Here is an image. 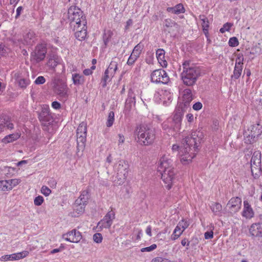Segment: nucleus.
<instances>
[{"label": "nucleus", "instance_id": "1", "mask_svg": "<svg viewBox=\"0 0 262 262\" xmlns=\"http://www.w3.org/2000/svg\"><path fill=\"white\" fill-rule=\"evenodd\" d=\"M195 134L188 136L182 141V145L179 146L173 144L172 150L178 151L181 162L183 164H186L191 161L195 157V152L198 151V138L194 137Z\"/></svg>", "mask_w": 262, "mask_h": 262}, {"label": "nucleus", "instance_id": "2", "mask_svg": "<svg viewBox=\"0 0 262 262\" xmlns=\"http://www.w3.org/2000/svg\"><path fill=\"white\" fill-rule=\"evenodd\" d=\"M183 72L181 78L183 83L187 86L194 85L201 75L199 67L194 65L189 60H185L182 64Z\"/></svg>", "mask_w": 262, "mask_h": 262}, {"label": "nucleus", "instance_id": "3", "mask_svg": "<svg viewBox=\"0 0 262 262\" xmlns=\"http://www.w3.org/2000/svg\"><path fill=\"white\" fill-rule=\"evenodd\" d=\"M135 134L137 136V142L143 146L151 145L156 138L155 130L146 124L137 126Z\"/></svg>", "mask_w": 262, "mask_h": 262}, {"label": "nucleus", "instance_id": "4", "mask_svg": "<svg viewBox=\"0 0 262 262\" xmlns=\"http://www.w3.org/2000/svg\"><path fill=\"white\" fill-rule=\"evenodd\" d=\"M183 115L184 111L182 107L180 106L176 107L172 116L162 123L163 129L164 130H180Z\"/></svg>", "mask_w": 262, "mask_h": 262}, {"label": "nucleus", "instance_id": "5", "mask_svg": "<svg viewBox=\"0 0 262 262\" xmlns=\"http://www.w3.org/2000/svg\"><path fill=\"white\" fill-rule=\"evenodd\" d=\"M68 15L71 26L77 25L84 26L87 24L82 11L77 6H71L68 9Z\"/></svg>", "mask_w": 262, "mask_h": 262}, {"label": "nucleus", "instance_id": "6", "mask_svg": "<svg viewBox=\"0 0 262 262\" xmlns=\"http://www.w3.org/2000/svg\"><path fill=\"white\" fill-rule=\"evenodd\" d=\"M11 40L15 45L21 48L26 45H32L36 40V36L33 31H29L25 33L23 37L15 36L13 37Z\"/></svg>", "mask_w": 262, "mask_h": 262}, {"label": "nucleus", "instance_id": "7", "mask_svg": "<svg viewBox=\"0 0 262 262\" xmlns=\"http://www.w3.org/2000/svg\"><path fill=\"white\" fill-rule=\"evenodd\" d=\"M47 53V44L41 42L37 44L30 54V60L34 63H38L43 60Z\"/></svg>", "mask_w": 262, "mask_h": 262}, {"label": "nucleus", "instance_id": "8", "mask_svg": "<svg viewBox=\"0 0 262 262\" xmlns=\"http://www.w3.org/2000/svg\"><path fill=\"white\" fill-rule=\"evenodd\" d=\"M87 134L86 123L82 122L79 125L76 132L77 148L82 150L85 145Z\"/></svg>", "mask_w": 262, "mask_h": 262}, {"label": "nucleus", "instance_id": "9", "mask_svg": "<svg viewBox=\"0 0 262 262\" xmlns=\"http://www.w3.org/2000/svg\"><path fill=\"white\" fill-rule=\"evenodd\" d=\"M151 81L155 83L167 84L169 77L166 71L162 69L154 70L150 75Z\"/></svg>", "mask_w": 262, "mask_h": 262}, {"label": "nucleus", "instance_id": "10", "mask_svg": "<svg viewBox=\"0 0 262 262\" xmlns=\"http://www.w3.org/2000/svg\"><path fill=\"white\" fill-rule=\"evenodd\" d=\"M115 168L117 169V177L120 181L119 184L123 183L126 179L128 175V164L124 160H120L116 165Z\"/></svg>", "mask_w": 262, "mask_h": 262}, {"label": "nucleus", "instance_id": "11", "mask_svg": "<svg viewBox=\"0 0 262 262\" xmlns=\"http://www.w3.org/2000/svg\"><path fill=\"white\" fill-rule=\"evenodd\" d=\"M169 169H174L173 159L169 155H163L160 158L158 162V171L160 172Z\"/></svg>", "mask_w": 262, "mask_h": 262}, {"label": "nucleus", "instance_id": "12", "mask_svg": "<svg viewBox=\"0 0 262 262\" xmlns=\"http://www.w3.org/2000/svg\"><path fill=\"white\" fill-rule=\"evenodd\" d=\"M161 174V179L166 185V187L170 189L173 184L175 179V171L174 169H169L160 172Z\"/></svg>", "mask_w": 262, "mask_h": 262}, {"label": "nucleus", "instance_id": "13", "mask_svg": "<svg viewBox=\"0 0 262 262\" xmlns=\"http://www.w3.org/2000/svg\"><path fill=\"white\" fill-rule=\"evenodd\" d=\"M62 238L71 243H78L82 239V235L81 232L74 229L62 234Z\"/></svg>", "mask_w": 262, "mask_h": 262}, {"label": "nucleus", "instance_id": "14", "mask_svg": "<svg viewBox=\"0 0 262 262\" xmlns=\"http://www.w3.org/2000/svg\"><path fill=\"white\" fill-rule=\"evenodd\" d=\"M243 61L244 57L243 55L238 54L235 60L233 73L231 75L232 79H237L240 77L243 71Z\"/></svg>", "mask_w": 262, "mask_h": 262}, {"label": "nucleus", "instance_id": "15", "mask_svg": "<svg viewBox=\"0 0 262 262\" xmlns=\"http://www.w3.org/2000/svg\"><path fill=\"white\" fill-rule=\"evenodd\" d=\"M38 119L42 124L49 123L52 120V117L50 113V108L48 105H43L41 110L38 113Z\"/></svg>", "mask_w": 262, "mask_h": 262}, {"label": "nucleus", "instance_id": "16", "mask_svg": "<svg viewBox=\"0 0 262 262\" xmlns=\"http://www.w3.org/2000/svg\"><path fill=\"white\" fill-rule=\"evenodd\" d=\"M115 218V212L113 210L109 211L98 224V226L101 228H109L113 224Z\"/></svg>", "mask_w": 262, "mask_h": 262}, {"label": "nucleus", "instance_id": "17", "mask_svg": "<svg viewBox=\"0 0 262 262\" xmlns=\"http://www.w3.org/2000/svg\"><path fill=\"white\" fill-rule=\"evenodd\" d=\"M242 199L239 197L231 198L227 204L231 213H234L238 212L241 208Z\"/></svg>", "mask_w": 262, "mask_h": 262}, {"label": "nucleus", "instance_id": "18", "mask_svg": "<svg viewBox=\"0 0 262 262\" xmlns=\"http://www.w3.org/2000/svg\"><path fill=\"white\" fill-rule=\"evenodd\" d=\"M74 30L75 31V37L79 40H84L86 36V24L84 26L77 25L73 26Z\"/></svg>", "mask_w": 262, "mask_h": 262}, {"label": "nucleus", "instance_id": "19", "mask_svg": "<svg viewBox=\"0 0 262 262\" xmlns=\"http://www.w3.org/2000/svg\"><path fill=\"white\" fill-rule=\"evenodd\" d=\"M55 92L61 100L65 101L68 98V88L64 83L58 84L55 88Z\"/></svg>", "mask_w": 262, "mask_h": 262}, {"label": "nucleus", "instance_id": "20", "mask_svg": "<svg viewBox=\"0 0 262 262\" xmlns=\"http://www.w3.org/2000/svg\"><path fill=\"white\" fill-rule=\"evenodd\" d=\"M243 217L246 219H251L254 216V212L248 201H244V207L242 212Z\"/></svg>", "mask_w": 262, "mask_h": 262}, {"label": "nucleus", "instance_id": "21", "mask_svg": "<svg viewBox=\"0 0 262 262\" xmlns=\"http://www.w3.org/2000/svg\"><path fill=\"white\" fill-rule=\"evenodd\" d=\"M250 235L254 237H262V223H254L249 228Z\"/></svg>", "mask_w": 262, "mask_h": 262}, {"label": "nucleus", "instance_id": "22", "mask_svg": "<svg viewBox=\"0 0 262 262\" xmlns=\"http://www.w3.org/2000/svg\"><path fill=\"white\" fill-rule=\"evenodd\" d=\"M165 52L163 49H158L156 52V57L159 63L163 68L167 66V62L165 58Z\"/></svg>", "mask_w": 262, "mask_h": 262}, {"label": "nucleus", "instance_id": "23", "mask_svg": "<svg viewBox=\"0 0 262 262\" xmlns=\"http://www.w3.org/2000/svg\"><path fill=\"white\" fill-rule=\"evenodd\" d=\"M89 199V191L88 190H82L80 196L76 200V204L81 203L85 205H87Z\"/></svg>", "mask_w": 262, "mask_h": 262}, {"label": "nucleus", "instance_id": "24", "mask_svg": "<svg viewBox=\"0 0 262 262\" xmlns=\"http://www.w3.org/2000/svg\"><path fill=\"white\" fill-rule=\"evenodd\" d=\"M166 10L168 12L176 14L183 13L185 11V8L182 4H177L173 7H168Z\"/></svg>", "mask_w": 262, "mask_h": 262}, {"label": "nucleus", "instance_id": "25", "mask_svg": "<svg viewBox=\"0 0 262 262\" xmlns=\"http://www.w3.org/2000/svg\"><path fill=\"white\" fill-rule=\"evenodd\" d=\"M261 154L259 151H254L251 159V166H261Z\"/></svg>", "mask_w": 262, "mask_h": 262}, {"label": "nucleus", "instance_id": "26", "mask_svg": "<svg viewBox=\"0 0 262 262\" xmlns=\"http://www.w3.org/2000/svg\"><path fill=\"white\" fill-rule=\"evenodd\" d=\"M21 134L20 133H15L5 136L2 140V142L5 144L12 142L20 138Z\"/></svg>", "mask_w": 262, "mask_h": 262}, {"label": "nucleus", "instance_id": "27", "mask_svg": "<svg viewBox=\"0 0 262 262\" xmlns=\"http://www.w3.org/2000/svg\"><path fill=\"white\" fill-rule=\"evenodd\" d=\"M248 130H249L250 133L252 134V136L258 137L262 133V126L258 123H256L251 125Z\"/></svg>", "mask_w": 262, "mask_h": 262}, {"label": "nucleus", "instance_id": "28", "mask_svg": "<svg viewBox=\"0 0 262 262\" xmlns=\"http://www.w3.org/2000/svg\"><path fill=\"white\" fill-rule=\"evenodd\" d=\"M72 79L73 84L75 85H82L85 81L84 76L78 73L72 74Z\"/></svg>", "mask_w": 262, "mask_h": 262}, {"label": "nucleus", "instance_id": "29", "mask_svg": "<svg viewBox=\"0 0 262 262\" xmlns=\"http://www.w3.org/2000/svg\"><path fill=\"white\" fill-rule=\"evenodd\" d=\"M193 99L191 90L189 89H186L183 91V100L185 105L189 104Z\"/></svg>", "mask_w": 262, "mask_h": 262}, {"label": "nucleus", "instance_id": "30", "mask_svg": "<svg viewBox=\"0 0 262 262\" xmlns=\"http://www.w3.org/2000/svg\"><path fill=\"white\" fill-rule=\"evenodd\" d=\"M118 59L115 58L112 60L108 68L105 70L107 72L112 73V74L115 75L116 72L118 69Z\"/></svg>", "mask_w": 262, "mask_h": 262}, {"label": "nucleus", "instance_id": "31", "mask_svg": "<svg viewBox=\"0 0 262 262\" xmlns=\"http://www.w3.org/2000/svg\"><path fill=\"white\" fill-rule=\"evenodd\" d=\"M210 208L214 215L220 216L222 215V206L221 204L219 203H213Z\"/></svg>", "mask_w": 262, "mask_h": 262}, {"label": "nucleus", "instance_id": "32", "mask_svg": "<svg viewBox=\"0 0 262 262\" xmlns=\"http://www.w3.org/2000/svg\"><path fill=\"white\" fill-rule=\"evenodd\" d=\"M114 76V75L112 74V73L107 72V71L105 70L104 75L101 78L102 87L105 88L106 86L107 83L111 81L112 78Z\"/></svg>", "mask_w": 262, "mask_h": 262}, {"label": "nucleus", "instance_id": "33", "mask_svg": "<svg viewBox=\"0 0 262 262\" xmlns=\"http://www.w3.org/2000/svg\"><path fill=\"white\" fill-rule=\"evenodd\" d=\"M245 142L247 144H252L256 141L257 138L255 136H252V134L250 133L249 130H247L244 133Z\"/></svg>", "mask_w": 262, "mask_h": 262}, {"label": "nucleus", "instance_id": "34", "mask_svg": "<svg viewBox=\"0 0 262 262\" xmlns=\"http://www.w3.org/2000/svg\"><path fill=\"white\" fill-rule=\"evenodd\" d=\"M200 19L202 21V26L203 28V32L205 35L207 36V34L208 33V28H209V21L206 17L204 15H200Z\"/></svg>", "mask_w": 262, "mask_h": 262}, {"label": "nucleus", "instance_id": "35", "mask_svg": "<svg viewBox=\"0 0 262 262\" xmlns=\"http://www.w3.org/2000/svg\"><path fill=\"white\" fill-rule=\"evenodd\" d=\"M172 94L169 90H162L161 91L160 96L161 97V99L163 100L164 101H171L172 99Z\"/></svg>", "mask_w": 262, "mask_h": 262}, {"label": "nucleus", "instance_id": "36", "mask_svg": "<svg viewBox=\"0 0 262 262\" xmlns=\"http://www.w3.org/2000/svg\"><path fill=\"white\" fill-rule=\"evenodd\" d=\"M183 231V230L177 225L171 236V240L175 241L177 239L182 235Z\"/></svg>", "mask_w": 262, "mask_h": 262}, {"label": "nucleus", "instance_id": "37", "mask_svg": "<svg viewBox=\"0 0 262 262\" xmlns=\"http://www.w3.org/2000/svg\"><path fill=\"white\" fill-rule=\"evenodd\" d=\"M28 251H23L20 252L13 253V260H18L27 257L29 255Z\"/></svg>", "mask_w": 262, "mask_h": 262}, {"label": "nucleus", "instance_id": "38", "mask_svg": "<svg viewBox=\"0 0 262 262\" xmlns=\"http://www.w3.org/2000/svg\"><path fill=\"white\" fill-rule=\"evenodd\" d=\"M252 174L254 179H257L261 174V166L253 165L251 166Z\"/></svg>", "mask_w": 262, "mask_h": 262}, {"label": "nucleus", "instance_id": "39", "mask_svg": "<svg viewBox=\"0 0 262 262\" xmlns=\"http://www.w3.org/2000/svg\"><path fill=\"white\" fill-rule=\"evenodd\" d=\"M12 189V186L7 182V180L0 181V191H10Z\"/></svg>", "mask_w": 262, "mask_h": 262}, {"label": "nucleus", "instance_id": "40", "mask_svg": "<svg viewBox=\"0 0 262 262\" xmlns=\"http://www.w3.org/2000/svg\"><path fill=\"white\" fill-rule=\"evenodd\" d=\"M113 34V32L110 30L105 31L104 32L103 39L105 45L106 46L107 45L112 37Z\"/></svg>", "mask_w": 262, "mask_h": 262}, {"label": "nucleus", "instance_id": "41", "mask_svg": "<svg viewBox=\"0 0 262 262\" xmlns=\"http://www.w3.org/2000/svg\"><path fill=\"white\" fill-rule=\"evenodd\" d=\"M115 114L114 112L111 111L109 114L107 119V121L106 122V125L107 127H111L114 123L115 120Z\"/></svg>", "mask_w": 262, "mask_h": 262}, {"label": "nucleus", "instance_id": "42", "mask_svg": "<svg viewBox=\"0 0 262 262\" xmlns=\"http://www.w3.org/2000/svg\"><path fill=\"white\" fill-rule=\"evenodd\" d=\"M143 48L144 46L142 44H141V42H140L134 47L132 53L135 54V55L139 57L140 55L141 54V51L143 50Z\"/></svg>", "mask_w": 262, "mask_h": 262}, {"label": "nucleus", "instance_id": "43", "mask_svg": "<svg viewBox=\"0 0 262 262\" xmlns=\"http://www.w3.org/2000/svg\"><path fill=\"white\" fill-rule=\"evenodd\" d=\"M85 206L86 205H84L83 204H76V202H75L74 210L78 214L82 213L85 210Z\"/></svg>", "mask_w": 262, "mask_h": 262}, {"label": "nucleus", "instance_id": "44", "mask_svg": "<svg viewBox=\"0 0 262 262\" xmlns=\"http://www.w3.org/2000/svg\"><path fill=\"white\" fill-rule=\"evenodd\" d=\"M9 49L4 44L0 42V58L6 56L8 53Z\"/></svg>", "mask_w": 262, "mask_h": 262}, {"label": "nucleus", "instance_id": "45", "mask_svg": "<svg viewBox=\"0 0 262 262\" xmlns=\"http://www.w3.org/2000/svg\"><path fill=\"white\" fill-rule=\"evenodd\" d=\"M58 62L57 59L56 58H55L54 57H53L50 58L49 59L47 64L49 67H50L52 68H54L55 67H56L57 66V65L58 64Z\"/></svg>", "mask_w": 262, "mask_h": 262}, {"label": "nucleus", "instance_id": "46", "mask_svg": "<svg viewBox=\"0 0 262 262\" xmlns=\"http://www.w3.org/2000/svg\"><path fill=\"white\" fill-rule=\"evenodd\" d=\"M232 26V24L230 23H226L223 25V27L220 29V32L221 33H224L226 31H229Z\"/></svg>", "mask_w": 262, "mask_h": 262}, {"label": "nucleus", "instance_id": "47", "mask_svg": "<svg viewBox=\"0 0 262 262\" xmlns=\"http://www.w3.org/2000/svg\"><path fill=\"white\" fill-rule=\"evenodd\" d=\"M228 44L230 47H235L239 45V42L236 37H232L229 39Z\"/></svg>", "mask_w": 262, "mask_h": 262}, {"label": "nucleus", "instance_id": "48", "mask_svg": "<svg viewBox=\"0 0 262 262\" xmlns=\"http://www.w3.org/2000/svg\"><path fill=\"white\" fill-rule=\"evenodd\" d=\"M189 224L188 221L182 220L179 222L177 226H179L180 228H181L183 231H184L186 228L189 226Z\"/></svg>", "mask_w": 262, "mask_h": 262}, {"label": "nucleus", "instance_id": "49", "mask_svg": "<svg viewBox=\"0 0 262 262\" xmlns=\"http://www.w3.org/2000/svg\"><path fill=\"white\" fill-rule=\"evenodd\" d=\"M93 239L96 243L100 244L102 241L103 237L101 233H96L93 235Z\"/></svg>", "mask_w": 262, "mask_h": 262}, {"label": "nucleus", "instance_id": "50", "mask_svg": "<svg viewBox=\"0 0 262 262\" xmlns=\"http://www.w3.org/2000/svg\"><path fill=\"white\" fill-rule=\"evenodd\" d=\"M138 57H139L138 56L132 53L128 59V60L127 61V64L129 66L133 65L135 63V62L137 60V59L138 58Z\"/></svg>", "mask_w": 262, "mask_h": 262}, {"label": "nucleus", "instance_id": "51", "mask_svg": "<svg viewBox=\"0 0 262 262\" xmlns=\"http://www.w3.org/2000/svg\"><path fill=\"white\" fill-rule=\"evenodd\" d=\"M18 82L21 88H25L29 84V80L21 78L18 80Z\"/></svg>", "mask_w": 262, "mask_h": 262}, {"label": "nucleus", "instance_id": "52", "mask_svg": "<svg viewBox=\"0 0 262 262\" xmlns=\"http://www.w3.org/2000/svg\"><path fill=\"white\" fill-rule=\"evenodd\" d=\"M44 199L41 195L36 196L34 200V203L35 206H40L43 202Z\"/></svg>", "mask_w": 262, "mask_h": 262}, {"label": "nucleus", "instance_id": "53", "mask_svg": "<svg viewBox=\"0 0 262 262\" xmlns=\"http://www.w3.org/2000/svg\"><path fill=\"white\" fill-rule=\"evenodd\" d=\"M41 193L44 195L47 196H49L51 193V190L46 186H42L41 188Z\"/></svg>", "mask_w": 262, "mask_h": 262}, {"label": "nucleus", "instance_id": "54", "mask_svg": "<svg viewBox=\"0 0 262 262\" xmlns=\"http://www.w3.org/2000/svg\"><path fill=\"white\" fill-rule=\"evenodd\" d=\"M157 245L154 244L150 245L149 247H145V248H142L141 249V251L142 252H150V251H152L154 250L155 249H156L157 248Z\"/></svg>", "mask_w": 262, "mask_h": 262}, {"label": "nucleus", "instance_id": "55", "mask_svg": "<svg viewBox=\"0 0 262 262\" xmlns=\"http://www.w3.org/2000/svg\"><path fill=\"white\" fill-rule=\"evenodd\" d=\"M7 182H8L9 184L11 185L12 189L14 187L16 186L18 184H19L21 182V180L18 179H13L7 180Z\"/></svg>", "mask_w": 262, "mask_h": 262}, {"label": "nucleus", "instance_id": "56", "mask_svg": "<svg viewBox=\"0 0 262 262\" xmlns=\"http://www.w3.org/2000/svg\"><path fill=\"white\" fill-rule=\"evenodd\" d=\"M176 25V23L170 19H166L164 20V26L167 28L172 27Z\"/></svg>", "mask_w": 262, "mask_h": 262}, {"label": "nucleus", "instance_id": "57", "mask_svg": "<svg viewBox=\"0 0 262 262\" xmlns=\"http://www.w3.org/2000/svg\"><path fill=\"white\" fill-rule=\"evenodd\" d=\"M132 103H133L134 105L135 104V97H133V99L130 98L126 100L125 104L126 109L129 108V110H130L132 107Z\"/></svg>", "mask_w": 262, "mask_h": 262}, {"label": "nucleus", "instance_id": "58", "mask_svg": "<svg viewBox=\"0 0 262 262\" xmlns=\"http://www.w3.org/2000/svg\"><path fill=\"white\" fill-rule=\"evenodd\" d=\"M0 260L1 261H6L8 260H13V255L11 254H8V255H5L1 257Z\"/></svg>", "mask_w": 262, "mask_h": 262}, {"label": "nucleus", "instance_id": "59", "mask_svg": "<svg viewBox=\"0 0 262 262\" xmlns=\"http://www.w3.org/2000/svg\"><path fill=\"white\" fill-rule=\"evenodd\" d=\"M203 104L201 102H196L192 105V108L196 111H200L202 109Z\"/></svg>", "mask_w": 262, "mask_h": 262}, {"label": "nucleus", "instance_id": "60", "mask_svg": "<svg viewBox=\"0 0 262 262\" xmlns=\"http://www.w3.org/2000/svg\"><path fill=\"white\" fill-rule=\"evenodd\" d=\"M46 82V79L43 76H38L35 80V83L36 84H41Z\"/></svg>", "mask_w": 262, "mask_h": 262}, {"label": "nucleus", "instance_id": "61", "mask_svg": "<svg viewBox=\"0 0 262 262\" xmlns=\"http://www.w3.org/2000/svg\"><path fill=\"white\" fill-rule=\"evenodd\" d=\"M6 127V119H0V133L3 132Z\"/></svg>", "mask_w": 262, "mask_h": 262}, {"label": "nucleus", "instance_id": "62", "mask_svg": "<svg viewBox=\"0 0 262 262\" xmlns=\"http://www.w3.org/2000/svg\"><path fill=\"white\" fill-rule=\"evenodd\" d=\"M204 237L206 239H211L213 237V232L212 230L207 231L204 233Z\"/></svg>", "mask_w": 262, "mask_h": 262}, {"label": "nucleus", "instance_id": "63", "mask_svg": "<svg viewBox=\"0 0 262 262\" xmlns=\"http://www.w3.org/2000/svg\"><path fill=\"white\" fill-rule=\"evenodd\" d=\"M49 185L52 188H55L56 186L57 182L56 180L53 178L50 179L48 181Z\"/></svg>", "mask_w": 262, "mask_h": 262}, {"label": "nucleus", "instance_id": "64", "mask_svg": "<svg viewBox=\"0 0 262 262\" xmlns=\"http://www.w3.org/2000/svg\"><path fill=\"white\" fill-rule=\"evenodd\" d=\"M167 258L162 257H157L152 259L151 262H166Z\"/></svg>", "mask_w": 262, "mask_h": 262}]
</instances>
